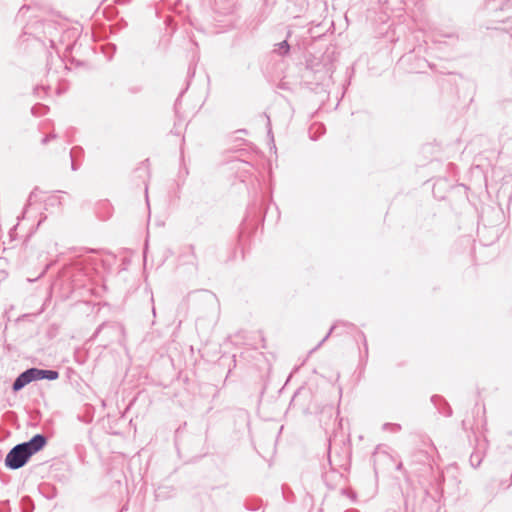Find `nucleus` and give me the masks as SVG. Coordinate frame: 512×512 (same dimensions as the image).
Listing matches in <instances>:
<instances>
[{
    "instance_id": "1",
    "label": "nucleus",
    "mask_w": 512,
    "mask_h": 512,
    "mask_svg": "<svg viewBox=\"0 0 512 512\" xmlns=\"http://www.w3.org/2000/svg\"><path fill=\"white\" fill-rule=\"evenodd\" d=\"M46 443L47 438L44 435L36 434L29 441L17 444L6 455L5 465L13 470L23 467Z\"/></svg>"
},
{
    "instance_id": "2",
    "label": "nucleus",
    "mask_w": 512,
    "mask_h": 512,
    "mask_svg": "<svg viewBox=\"0 0 512 512\" xmlns=\"http://www.w3.org/2000/svg\"><path fill=\"white\" fill-rule=\"evenodd\" d=\"M33 381H37L36 368H29L15 379L12 389L17 392Z\"/></svg>"
},
{
    "instance_id": "3",
    "label": "nucleus",
    "mask_w": 512,
    "mask_h": 512,
    "mask_svg": "<svg viewBox=\"0 0 512 512\" xmlns=\"http://www.w3.org/2000/svg\"><path fill=\"white\" fill-rule=\"evenodd\" d=\"M59 377V373L56 370H44L36 368L37 380L47 379L56 380Z\"/></svg>"
},
{
    "instance_id": "4",
    "label": "nucleus",
    "mask_w": 512,
    "mask_h": 512,
    "mask_svg": "<svg viewBox=\"0 0 512 512\" xmlns=\"http://www.w3.org/2000/svg\"><path fill=\"white\" fill-rule=\"evenodd\" d=\"M82 154H83V149L79 146H75L71 149L70 158H71V168L73 171L77 170V166H76L75 162H76V159L81 157Z\"/></svg>"
},
{
    "instance_id": "5",
    "label": "nucleus",
    "mask_w": 512,
    "mask_h": 512,
    "mask_svg": "<svg viewBox=\"0 0 512 512\" xmlns=\"http://www.w3.org/2000/svg\"><path fill=\"white\" fill-rule=\"evenodd\" d=\"M289 51V45L287 41H282L279 44H277V48L275 49V52H277L279 55H285Z\"/></svg>"
},
{
    "instance_id": "6",
    "label": "nucleus",
    "mask_w": 512,
    "mask_h": 512,
    "mask_svg": "<svg viewBox=\"0 0 512 512\" xmlns=\"http://www.w3.org/2000/svg\"><path fill=\"white\" fill-rule=\"evenodd\" d=\"M384 429H386L387 427H391L392 431L396 432V431H399L400 430V425L398 424H384Z\"/></svg>"
},
{
    "instance_id": "7",
    "label": "nucleus",
    "mask_w": 512,
    "mask_h": 512,
    "mask_svg": "<svg viewBox=\"0 0 512 512\" xmlns=\"http://www.w3.org/2000/svg\"><path fill=\"white\" fill-rule=\"evenodd\" d=\"M334 328H335L334 326L330 328V331H329V332H328V334L324 337V339L322 340V342H321L320 344H322V343H323V342H324V341L329 337V335L332 333V331H333V329H334Z\"/></svg>"
},
{
    "instance_id": "8",
    "label": "nucleus",
    "mask_w": 512,
    "mask_h": 512,
    "mask_svg": "<svg viewBox=\"0 0 512 512\" xmlns=\"http://www.w3.org/2000/svg\"><path fill=\"white\" fill-rule=\"evenodd\" d=\"M48 137H49V140H51V139H55L57 136H56V134L51 133L48 135Z\"/></svg>"
},
{
    "instance_id": "9",
    "label": "nucleus",
    "mask_w": 512,
    "mask_h": 512,
    "mask_svg": "<svg viewBox=\"0 0 512 512\" xmlns=\"http://www.w3.org/2000/svg\"><path fill=\"white\" fill-rule=\"evenodd\" d=\"M49 141V137L46 136L42 139V144H46Z\"/></svg>"
},
{
    "instance_id": "10",
    "label": "nucleus",
    "mask_w": 512,
    "mask_h": 512,
    "mask_svg": "<svg viewBox=\"0 0 512 512\" xmlns=\"http://www.w3.org/2000/svg\"><path fill=\"white\" fill-rule=\"evenodd\" d=\"M190 249H191L192 254L194 255V246H193V245H191V246H190Z\"/></svg>"
}]
</instances>
